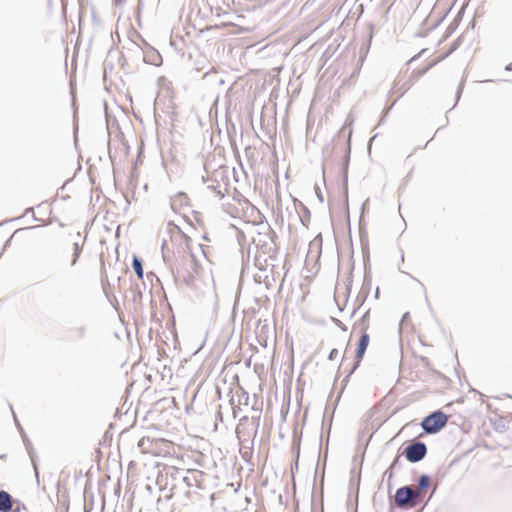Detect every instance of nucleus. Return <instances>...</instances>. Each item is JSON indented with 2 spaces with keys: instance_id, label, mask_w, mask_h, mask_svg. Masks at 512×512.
<instances>
[{
  "instance_id": "nucleus-1",
  "label": "nucleus",
  "mask_w": 512,
  "mask_h": 512,
  "mask_svg": "<svg viewBox=\"0 0 512 512\" xmlns=\"http://www.w3.org/2000/svg\"><path fill=\"white\" fill-rule=\"evenodd\" d=\"M138 447L144 454L162 458L171 457L174 452V443L164 438L142 437L138 442Z\"/></svg>"
},
{
  "instance_id": "nucleus-2",
  "label": "nucleus",
  "mask_w": 512,
  "mask_h": 512,
  "mask_svg": "<svg viewBox=\"0 0 512 512\" xmlns=\"http://www.w3.org/2000/svg\"><path fill=\"white\" fill-rule=\"evenodd\" d=\"M448 416L442 411H436L428 415L421 422L426 433L434 434L439 432L447 424Z\"/></svg>"
},
{
  "instance_id": "nucleus-3",
  "label": "nucleus",
  "mask_w": 512,
  "mask_h": 512,
  "mask_svg": "<svg viewBox=\"0 0 512 512\" xmlns=\"http://www.w3.org/2000/svg\"><path fill=\"white\" fill-rule=\"evenodd\" d=\"M419 496L420 491L418 489L414 490L410 487H402L396 491L395 502L397 506L404 507Z\"/></svg>"
},
{
  "instance_id": "nucleus-4",
  "label": "nucleus",
  "mask_w": 512,
  "mask_h": 512,
  "mask_svg": "<svg viewBox=\"0 0 512 512\" xmlns=\"http://www.w3.org/2000/svg\"><path fill=\"white\" fill-rule=\"evenodd\" d=\"M427 453V448L424 443L417 442L409 445L406 448L405 455L410 462H418L422 460Z\"/></svg>"
},
{
  "instance_id": "nucleus-5",
  "label": "nucleus",
  "mask_w": 512,
  "mask_h": 512,
  "mask_svg": "<svg viewBox=\"0 0 512 512\" xmlns=\"http://www.w3.org/2000/svg\"><path fill=\"white\" fill-rule=\"evenodd\" d=\"M369 341H370V336L369 334L367 333L366 331V328L363 329V333L360 337V340L358 342V345H357V349H356V356H355V364L353 366V369L352 371H354L355 369L358 368V366L360 365L363 357H364V354H365V351L369 345Z\"/></svg>"
},
{
  "instance_id": "nucleus-6",
  "label": "nucleus",
  "mask_w": 512,
  "mask_h": 512,
  "mask_svg": "<svg viewBox=\"0 0 512 512\" xmlns=\"http://www.w3.org/2000/svg\"><path fill=\"white\" fill-rule=\"evenodd\" d=\"M170 234H171V238H174L175 240L183 242L185 247L187 249H190V244H191L190 237H188L187 235L182 233V231L178 227L175 226V227L171 228Z\"/></svg>"
},
{
  "instance_id": "nucleus-7",
  "label": "nucleus",
  "mask_w": 512,
  "mask_h": 512,
  "mask_svg": "<svg viewBox=\"0 0 512 512\" xmlns=\"http://www.w3.org/2000/svg\"><path fill=\"white\" fill-rule=\"evenodd\" d=\"M12 509V499L9 493L0 491V512H9Z\"/></svg>"
},
{
  "instance_id": "nucleus-8",
  "label": "nucleus",
  "mask_w": 512,
  "mask_h": 512,
  "mask_svg": "<svg viewBox=\"0 0 512 512\" xmlns=\"http://www.w3.org/2000/svg\"><path fill=\"white\" fill-rule=\"evenodd\" d=\"M190 262L192 263L194 274H189L188 276H184V281L187 284H193L194 283V279H195V275L197 276L200 273V266L194 261V258H192L190 260Z\"/></svg>"
},
{
  "instance_id": "nucleus-9",
  "label": "nucleus",
  "mask_w": 512,
  "mask_h": 512,
  "mask_svg": "<svg viewBox=\"0 0 512 512\" xmlns=\"http://www.w3.org/2000/svg\"><path fill=\"white\" fill-rule=\"evenodd\" d=\"M132 266L138 278L143 279V267L138 257L134 256Z\"/></svg>"
},
{
  "instance_id": "nucleus-10",
  "label": "nucleus",
  "mask_w": 512,
  "mask_h": 512,
  "mask_svg": "<svg viewBox=\"0 0 512 512\" xmlns=\"http://www.w3.org/2000/svg\"><path fill=\"white\" fill-rule=\"evenodd\" d=\"M82 252V247L78 244V243H75L74 244V253H73V259H72V265H75L78 258L80 257V254Z\"/></svg>"
},
{
  "instance_id": "nucleus-11",
  "label": "nucleus",
  "mask_w": 512,
  "mask_h": 512,
  "mask_svg": "<svg viewBox=\"0 0 512 512\" xmlns=\"http://www.w3.org/2000/svg\"><path fill=\"white\" fill-rule=\"evenodd\" d=\"M418 484H419V488H421V489H426V488H428V487H429V485H430V478H429V476H427V475H422V476L419 478Z\"/></svg>"
},
{
  "instance_id": "nucleus-12",
  "label": "nucleus",
  "mask_w": 512,
  "mask_h": 512,
  "mask_svg": "<svg viewBox=\"0 0 512 512\" xmlns=\"http://www.w3.org/2000/svg\"><path fill=\"white\" fill-rule=\"evenodd\" d=\"M338 354V350L337 349H332V351L330 352V355H329V359L330 360H333Z\"/></svg>"
},
{
  "instance_id": "nucleus-13",
  "label": "nucleus",
  "mask_w": 512,
  "mask_h": 512,
  "mask_svg": "<svg viewBox=\"0 0 512 512\" xmlns=\"http://www.w3.org/2000/svg\"><path fill=\"white\" fill-rule=\"evenodd\" d=\"M165 249L169 250L168 244L166 242H164L162 245V250L164 251Z\"/></svg>"
}]
</instances>
